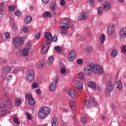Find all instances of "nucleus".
Here are the masks:
<instances>
[{"label": "nucleus", "instance_id": "nucleus-1", "mask_svg": "<svg viewBox=\"0 0 126 126\" xmlns=\"http://www.w3.org/2000/svg\"><path fill=\"white\" fill-rule=\"evenodd\" d=\"M50 114H51V109L48 107L44 106L40 108L38 116L40 119H45Z\"/></svg>", "mask_w": 126, "mask_h": 126}, {"label": "nucleus", "instance_id": "nucleus-2", "mask_svg": "<svg viewBox=\"0 0 126 126\" xmlns=\"http://www.w3.org/2000/svg\"><path fill=\"white\" fill-rule=\"evenodd\" d=\"M92 71L95 74H102L104 72V70L102 66L99 64H94L92 63Z\"/></svg>", "mask_w": 126, "mask_h": 126}, {"label": "nucleus", "instance_id": "nucleus-3", "mask_svg": "<svg viewBox=\"0 0 126 126\" xmlns=\"http://www.w3.org/2000/svg\"><path fill=\"white\" fill-rule=\"evenodd\" d=\"M23 42L24 40L22 37L19 36L16 37L13 41L15 49H20V47H22V45H23Z\"/></svg>", "mask_w": 126, "mask_h": 126}, {"label": "nucleus", "instance_id": "nucleus-4", "mask_svg": "<svg viewBox=\"0 0 126 126\" xmlns=\"http://www.w3.org/2000/svg\"><path fill=\"white\" fill-rule=\"evenodd\" d=\"M35 78V72L32 69H29L27 73L26 79L29 82H32Z\"/></svg>", "mask_w": 126, "mask_h": 126}, {"label": "nucleus", "instance_id": "nucleus-5", "mask_svg": "<svg viewBox=\"0 0 126 126\" xmlns=\"http://www.w3.org/2000/svg\"><path fill=\"white\" fill-rule=\"evenodd\" d=\"M60 24L62 25V26L60 27L61 29H68L69 26V24H70V20L68 19H64L61 22Z\"/></svg>", "mask_w": 126, "mask_h": 126}, {"label": "nucleus", "instance_id": "nucleus-6", "mask_svg": "<svg viewBox=\"0 0 126 126\" xmlns=\"http://www.w3.org/2000/svg\"><path fill=\"white\" fill-rule=\"evenodd\" d=\"M84 73L87 75H90L92 73V63H90L84 67Z\"/></svg>", "mask_w": 126, "mask_h": 126}, {"label": "nucleus", "instance_id": "nucleus-7", "mask_svg": "<svg viewBox=\"0 0 126 126\" xmlns=\"http://www.w3.org/2000/svg\"><path fill=\"white\" fill-rule=\"evenodd\" d=\"M76 57V53L75 51H72L68 54L67 59L69 62H73Z\"/></svg>", "mask_w": 126, "mask_h": 126}, {"label": "nucleus", "instance_id": "nucleus-8", "mask_svg": "<svg viewBox=\"0 0 126 126\" xmlns=\"http://www.w3.org/2000/svg\"><path fill=\"white\" fill-rule=\"evenodd\" d=\"M44 38L47 39L46 43L48 45H50L52 43V39L53 38V35L49 32H45L44 34Z\"/></svg>", "mask_w": 126, "mask_h": 126}, {"label": "nucleus", "instance_id": "nucleus-9", "mask_svg": "<svg viewBox=\"0 0 126 126\" xmlns=\"http://www.w3.org/2000/svg\"><path fill=\"white\" fill-rule=\"evenodd\" d=\"M115 32V26L113 24L108 25L107 29V34L108 35H113Z\"/></svg>", "mask_w": 126, "mask_h": 126}, {"label": "nucleus", "instance_id": "nucleus-10", "mask_svg": "<svg viewBox=\"0 0 126 126\" xmlns=\"http://www.w3.org/2000/svg\"><path fill=\"white\" fill-rule=\"evenodd\" d=\"M119 36L120 38H126V28H123L119 31Z\"/></svg>", "mask_w": 126, "mask_h": 126}, {"label": "nucleus", "instance_id": "nucleus-11", "mask_svg": "<svg viewBox=\"0 0 126 126\" xmlns=\"http://www.w3.org/2000/svg\"><path fill=\"white\" fill-rule=\"evenodd\" d=\"M103 7L106 11H109L112 8V5L109 2H106L103 3Z\"/></svg>", "mask_w": 126, "mask_h": 126}, {"label": "nucleus", "instance_id": "nucleus-12", "mask_svg": "<svg viewBox=\"0 0 126 126\" xmlns=\"http://www.w3.org/2000/svg\"><path fill=\"white\" fill-rule=\"evenodd\" d=\"M68 94L72 97V98H76L77 97V94L76 93V91L73 89H71L68 91Z\"/></svg>", "mask_w": 126, "mask_h": 126}, {"label": "nucleus", "instance_id": "nucleus-13", "mask_svg": "<svg viewBox=\"0 0 126 126\" xmlns=\"http://www.w3.org/2000/svg\"><path fill=\"white\" fill-rule=\"evenodd\" d=\"M114 84L111 82H108L107 84V90L109 92H112L114 90Z\"/></svg>", "mask_w": 126, "mask_h": 126}, {"label": "nucleus", "instance_id": "nucleus-14", "mask_svg": "<svg viewBox=\"0 0 126 126\" xmlns=\"http://www.w3.org/2000/svg\"><path fill=\"white\" fill-rule=\"evenodd\" d=\"M75 87L77 89H82L83 88V83L80 81H76Z\"/></svg>", "mask_w": 126, "mask_h": 126}, {"label": "nucleus", "instance_id": "nucleus-15", "mask_svg": "<svg viewBox=\"0 0 126 126\" xmlns=\"http://www.w3.org/2000/svg\"><path fill=\"white\" fill-rule=\"evenodd\" d=\"M49 48V44L47 43V44H45L43 47L41 51V54L42 55H45V54L47 53L48 52V49Z\"/></svg>", "mask_w": 126, "mask_h": 126}, {"label": "nucleus", "instance_id": "nucleus-16", "mask_svg": "<svg viewBox=\"0 0 126 126\" xmlns=\"http://www.w3.org/2000/svg\"><path fill=\"white\" fill-rule=\"evenodd\" d=\"M114 85L118 90H121L123 88V83L120 81L116 82Z\"/></svg>", "mask_w": 126, "mask_h": 126}, {"label": "nucleus", "instance_id": "nucleus-17", "mask_svg": "<svg viewBox=\"0 0 126 126\" xmlns=\"http://www.w3.org/2000/svg\"><path fill=\"white\" fill-rule=\"evenodd\" d=\"M84 105L85 107H86L87 108H90V107H92V103L91 102V101L88 99L85 100Z\"/></svg>", "mask_w": 126, "mask_h": 126}, {"label": "nucleus", "instance_id": "nucleus-18", "mask_svg": "<svg viewBox=\"0 0 126 126\" xmlns=\"http://www.w3.org/2000/svg\"><path fill=\"white\" fill-rule=\"evenodd\" d=\"M87 85L89 87H90V88H92V89H94V90H95V89H96V84H95L94 82H88Z\"/></svg>", "mask_w": 126, "mask_h": 126}, {"label": "nucleus", "instance_id": "nucleus-19", "mask_svg": "<svg viewBox=\"0 0 126 126\" xmlns=\"http://www.w3.org/2000/svg\"><path fill=\"white\" fill-rule=\"evenodd\" d=\"M32 21V17L31 16H27L25 18V23L26 24H29Z\"/></svg>", "mask_w": 126, "mask_h": 126}, {"label": "nucleus", "instance_id": "nucleus-20", "mask_svg": "<svg viewBox=\"0 0 126 126\" xmlns=\"http://www.w3.org/2000/svg\"><path fill=\"white\" fill-rule=\"evenodd\" d=\"M22 55L23 56H24V57H27V56L29 55V50L28 48H25L23 49Z\"/></svg>", "mask_w": 126, "mask_h": 126}, {"label": "nucleus", "instance_id": "nucleus-21", "mask_svg": "<svg viewBox=\"0 0 126 126\" xmlns=\"http://www.w3.org/2000/svg\"><path fill=\"white\" fill-rule=\"evenodd\" d=\"M56 5H57V2H56V1H52L50 3L51 10H55V9H56Z\"/></svg>", "mask_w": 126, "mask_h": 126}, {"label": "nucleus", "instance_id": "nucleus-22", "mask_svg": "<svg viewBox=\"0 0 126 126\" xmlns=\"http://www.w3.org/2000/svg\"><path fill=\"white\" fill-rule=\"evenodd\" d=\"M56 87L57 86L56 85V84L54 83H51L50 86H49V90L53 92V91H55L56 90Z\"/></svg>", "mask_w": 126, "mask_h": 126}, {"label": "nucleus", "instance_id": "nucleus-23", "mask_svg": "<svg viewBox=\"0 0 126 126\" xmlns=\"http://www.w3.org/2000/svg\"><path fill=\"white\" fill-rule=\"evenodd\" d=\"M57 119L56 117L53 118L52 120H51V124H52V126H57Z\"/></svg>", "mask_w": 126, "mask_h": 126}, {"label": "nucleus", "instance_id": "nucleus-24", "mask_svg": "<svg viewBox=\"0 0 126 126\" xmlns=\"http://www.w3.org/2000/svg\"><path fill=\"white\" fill-rule=\"evenodd\" d=\"M37 67H38V68L40 69L45 67V65H44V62L40 61L39 63H37Z\"/></svg>", "mask_w": 126, "mask_h": 126}, {"label": "nucleus", "instance_id": "nucleus-25", "mask_svg": "<svg viewBox=\"0 0 126 126\" xmlns=\"http://www.w3.org/2000/svg\"><path fill=\"white\" fill-rule=\"evenodd\" d=\"M86 19H87V16L85 14H83L82 16L78 17V20H85Z\"/></svg>", "mask_w": 126, "mask_h": 126}, {"label": "nucleus", "instance_id": "nucleus-26", "mask_svg": "<svg viewBox=\"0 0 126 126\" xmlns=\"http://www.w3.org/2000/svg\"><path fill=\"white\" fill-rule=\"evenodd\" d=\"M105 40H106V36H105L104 34H102L100 37V42L101 44L104 43V42H105Z\"/></svg>", "mask_w": 126, "mask_h": 126}, {"label": "nucleus", "instance_id": "nucleus-27", "mask_svg": "<svg viewBox=\"0 0 126 126\" xmlns=\"http://www.w3.org/2000/svg\"><path fill=\"white\" fill-rule=\"evenodd\" d=\"M54 57H49L48 60H47V63L48 64H52L53 63H54Z\"/></svg>", "mask_w": 126, "mask_h": 126}, {"label": "nucleus", "instance_id": "nucleus-28", "mask_svg": "<svg viewBox=\"0 0 126 126\" xmlns=\"http://www.w3.org/2000/svg\"><path fill=\"white\" fill-rule=\"evenodd\" d=\"M22 101L20 99H19V98H16V100L14 103V105L15 106H19L20 105H21Z\"/></svg>", "mask_w": 126, "mask_h": 126}, {"label": "nucleus", "instance_id": "nucleus-29", "mask_svg": "<svg viewBox=\"0 0 126 126\" xmlns=\"http://www.w3.org/2000/svg\"><path fill=\"white\" fill-rule=\"evenodd\" d=\"M79 79L81 80V81H83L84 79H85V76H84V74L83 73H80L79 74Z\"/></svg>", "mask_w": 126, "mask_h": 126}, {"label": "nucleus", "instance_id": "nucleus-30", "mask_svg": "<svg viewBox=\"0 0 126 126\" xmlns=\"http://www.w3.org/2000/svg\"><path fill=\"white\" fill-rule=\"evenodd\" d=\"M44 17H51L52 14L49 11H46L43 14Z\"/></svg>", "mask_w": 126, "mask_h": 126}, {"label": "nucleus", "instance_id": "nucleus-31", "mask_svg": "<svg viewBox=\"0 0 126 126\" xmlns=\"http://www.w3.org/2000/svg\"><path fill=\"white\" fill-rule=\"evenodd\" d=\"M103 11H104V9H103V8L101 7L97 8V12L99 15H101V14L103 13Z\"/></svg>", "mask_w": 126, "mask_h": 126}, {"label": "nucleus", "instance_id": "nucleus-32", "mask_svg": "<svg viewBox=\"0 0 126 126\" xmlns=\"http://www.w3.org/2000/svg\"><path fill=\"white\" fill-rule=\"evenodd\" d=\"M29 103L31 106H34V105H35V99H34V98H32L29 100Z\"/></svg>", "mask_w": 126, "mask_h": 126}, {"label": "nucleus", "instance_id": "nucleus-33", "mask_svg": "<svg viewBox=\"0 0 126 126\" xmlns=\"http://www.w3.org/2000/svg\"><path fill=\"white\" fill-rule=\"evenodd\" d=\"M26 99L28 100H30L31 99L33 98V96L32 95V94H27L26 96Z\"/></svg>", "mask_w": 126, "mask_h": 126}, {"label": "nucleus", "instance_id": "nucleus-34", "mask_svg": "<svg viewBox=\"0 0 126 126\" xmlns=\"http://www.w3.org/2000/svg\"><path fill=\"white\" fill-rule=\"evenodd\" d=\"M118 52L116 51V50H114L112 51L111 53V57L112 58H115L117 56Z\"/></svg>", "mask_w": 126, "mask_h": 126}, {"label": "nucleus", "instance_id": "nucleus-35", "mask_svg": "<svg viewBox=\"0 0 126 126\" xmlns=\"http://www.w3.org/2000/svg\"><path fill=\"white\" fill-rule=\"evenodd\" d=\"M3 100H4V103L3 104H5V105H6V104H7V103H9V100L8 99H6L7 97L6 96L4 95V96H3Z\"/></svg>", "mask_w": 126, "mask_h": 126}, {"label": "nucleus", "instance_id": "nucleus-36", "mask_svg": "<svg viewBox=\"0 0 126 126\" xmlns=\"http://www.w3.org/2000/svg\"><path fill=\"white\" fill-rule=\"evenodd\" d=\"M54 49H55L56 52H58V53H60V52L62 51V47H61V46H55Z\"/></svg>", "mask_w": 126, "mask_h": 126}, {"label": "nucleus", "instance_id": "nucleus-37", "mask_svg": "<svg viewBox=\"0 0 126 126\" xmlns=\"http://www.w3.org/2000/svg\"><path fill=\"white\" fill-rule=\"evenodd\" d=\"M14 14H15V15H16V16H21V15H22L21 12L19 10L16 11L14 12Z\"/></svg>", "mask_w": 126, "mask_h": 126}, {"label": "nucleus", "instance_id": "nucleus-38", "mask_svg": "<svg viewBox=\"0 0 126 126\" xmlns=\"http://www.w3.org/2000/svg\"><path fill=\"white\" fill-rule=\"evenodd\" d=\"M92 47H87V48L85 49V51L87 53H90L91 52H92Z\"/></svg>", "mask_w": 126, "mask_h": 126}, {"label": "nucleus", "instance_id": "nucleus-39", "mask_svg": "<svg viewBox=\"0 0 126 126\" xmlns=\"http://www.w3.org/2000/svg\"><path fill=\"white\" fill-rule=\"evenodd\" d=\"M121 51L122 53H126V45H123L121 47Z\"/></svg>", "mask_w": 126, "mask_h": 126}, {"label": "nucleus", "instance_id": "nucleus-40", "mask_svg": "<svg viewBox=\"0 0 126 126\" xmlns=\"http://www.w3.org/2000/svg\"><path fill=\"white\" fill-rule=\"evenodd\" d=\"M94 0H89L90 4V5H91V6H95V2H94Z\"/></svg>", "mask_w": 126, "mask_h": 126}, {"label": "nucleus", "instance_id": "nucleus-41", "mask_svg": "<svg viewBox=\"0 0 126 126\" xmlns=\"http://www.w3.org/2000/svg\"><path fill=\"white\" fill-rule=\"evenodd\" d=\"M53 81L55 84H57V83L59 82V78L58 77H55L54 78H53Z\"/></svg>", "mask_w": 126, "mask_h": 126}, {"label": "nucleus", "instance_id": "nucleus-42", "mask_svg": "<svg viewBox=\"0 0 126 126\" xmlns=\"http://www.w3.org/2000/svg\"><path fill=\"white\" fill-rule=\"evenodd\" d=\"M40 37H41V33H40V32H37L36 33H35V39H38L40 38Z\"/></svg>", "mask_w": 126, "mask_h": 126}, {"label": "nucleus", "instance_id": "nucleus-43", "mask_svg": "<svg viewBox=\"0 0 126 126\" xmlns=\"http://www.w3.org/2000/svg\"><path fill=\"white\" fill-rule=\"evenodd\" d=\"M61 74H64L65 73V71H66V69L65 68H62L60 69Z\"/></svg>", "mask_w": 126, "mask_h": 126}, {"label": "nucleus", "instance_id": "nucleus-44", "mask_svg": "<svg viewBox=\"0 0 126 126\" xmlns=\"http://www.w3.org/2000/svg\"><path fill=\"white\" fill-rule=\"evenodd\" d=\"M77 63L78 64H82V63H83V60H82V59H78L77 60Z\"/></svg>", "mask_w": 126, "mask_h": 126}, {"label": "nucleus", "instance_id": "nucleus-45", "mask_svg": "<svg viewBox=\"0 0 126 126\" xmlns=\"http://www.w3.org/2000/svg\"><path fill=\"white\" fill-rule=\"evenodd\" d=\"M26 48H28V49H31V47H32V44L30 42H28L27 43V44H26Z\"/></svg>", "mask_w": 126, "mask_h": 126}, {"label": "nucleus", "instance_id": "nucleus-46", "mask_svg": "<svg viewBox=\"0 0 126 126\" xmlns=\"http://www.w3.org/2000/svg\"><path fill=\"white\" fill-rule=\"evenodd\" d=\"M4 68L6 69V70L7 71V72L8 73L10 72V70H11V68L9 66H5Z\"/></svg>", "mask_w": 126, "mask_h": 126}, {"label": "nucleus", "instance_id": "nucleus-47", "mask_svg": "<svg viewBox=\"0 0 126 126\" xmlns=\"http://www.w3.org/2000/svg\"><path fill=\"white\" fill-rule=\"evenodd\" d=\"M13 121L14 123H15V124H16L17 125H19V122L18 121V119H17V118H16V117H14L13 119Z\"/></svg>", "mask_w": 126, "mask_h": 126}, {"label": "nucleus", "instance_id": "nucleus-48", "mask_svg": "<svg viewBox=\"0 0 126 126\" xmlns=\"http://www.w3.org/2000/svg\"><path fill=\"white\" fill-rule=\"evenodd\" d=\"M5 7V4H4V3L1 2L0 3V9H3Z\"/></svg>", "mask_w": 126, "mask_h": 126}, {"label": "nucleus", "instance_id": "nucleus-49", "mask_svg": "<svg viewBox=\"0 0 126 126\" xmlns=\"http://www.w3.org/2000/svg\"><path fill=\"white\" fill-rule=\"evenodd\" d=\"M27 117L28 118V119H29L30 121L31 120H32V116H31V115L27 112H26Z\"/></svg>", "mask_w": 126, "mask_h": 126}, {"label": "nucleus", "instance_id": "nucleus-50", "mask_svg": "<svg viewBox=\"0 0 126 126\" xmlns=\"http://www.w3.org/2000/svg\"><path fill=\"white\" fill-rule=\"evenodd\" d=\"M4 36L7 39H9L10 38V34L9 32H5L4 34Z\"/></svg>", "mask_w": 126, "mask_h": 126}, {"label": "nucleus", "instance_id": "nucleus-51", "mask_svg": "<svg viewBox=\"0 0 126 126\" xmlns=\"http://www.w3.org/2000/svg\"><path fill=\"white\" fill-rule=\"evenodd\" d=\"M53 41V42H57L58 41V37L54 36V37L51 38V41Z\"/></svg>", "mask_w": 126, "mask_h": 126}, {"label": "nucleus", "instance_id": "nucleus-52", "mask_svg": "<svg viewBox=\"0 0 126 126\" xmlns=\"http://www.w3.org/2000/svg\"><path fill=\"white\" fill-rule=\"evenodd\" d=\"M91 102H92L93 104H94V105H97V102L95 101V98H94V97L92 98Z\"/></svg>", "mask_w": 126, "mask_h": 126}, {"label": "nucleus", "instance_id": "nucleus-53", "mask_svg": "<svg viewBox=\"0 0 126 126\" xmlns=\"http://www.w3.org/2000/svg\"><path fill=\"white\" fill-rule=\"evenodd\" d=\"M32 88H33V89H35L36 88H38V85L37 83H34L32 85Z\"/></svg>", "mask_w": 126, "mask_h": 126}, {"label": "nucleus", "instance_id": "nucleus-54", "mask_svg": "<svg viewBox=\"0 0 126 126\" xmlns=\"http://www.w3.org/2000/svg\"><path fill=\"white\" fill-rule=\"evenodd\" d=\"M65 4V1L64 0H60V5L62 6H63L64 4Z\"/></svg>", "mask_w": 126, "mask_h": 126}, {"label": "nucleus", "instance_id": "nucleus-55", "mask_svg": "<svg viewBox=\"0 0 126 126\" xmlns=\"http://www.w3.org/2000/svg\"><path fill=\"white\" fill-rule=\"evenodd\" d=\"M69 105L70 106L71 109H72L74 107V102L73 101L70 102Z\"/></svg>", "mask_w": 126, "mask_h": 126}, {"label": "nucleus", "instance_id": "nucleus-56", "mask_svg": "<svg viewBox=\"0 0 126 126\" xmlns=\"http://www.w3.org/2000/svg\"><path fill=\"white\" fill-rule=\"evenodd\" d=\"M81 121L83 124H85V123H86V118H85V117H83L81 118Z\"/></svg>", "mask_w": 126, "mask_h": 126}, {"label": "nucleus", "instance_id": "nucleus-57", "mask_svg": "<svg viewBox=\"0 0 126 126\" xmlns=\"http://www.w3.org/2000/svg\"><path fill=\"white\" fill-rule=\"evenodd\" d=\"M1 73L3 74H6V73H8V72L6 71V69H5L4 68L2 69Z\"/></svg>", "mask_w": 126, "mask_h": 126}, {"label": "nucleus", "instance_id": "nucleus-58", "mask_svg": "<svg viewBox=\"0 0 126 126\" xmlns=\"http://www.w3.org/2000/svg\"><path fill=\"white\" fill-rule=\"evenodd\" d=\"M5 107V103H0V109H3Z\"/></svg>", "mask_w": 126, "mask_h": 126}, {"label": "nucleus", "instance_id": "nucleus-59", "mask_svg": "<svg viewBox=\"0 0 126 126\" xmlns=\"http://www.w3.org/2000/svg\"><path fill=\"white\" fill-rule=\"evenodd\" d=\"M23 31L24 32H25V33H27V32H28L29 30L28 28H27V27H25L23 29Z\"/></svg>", "mask_w": 126, "mask_h": 126}, {"label": "nucleus", "instance_id": "nucleus-60", "mask_svg": "<svg viewBox=\"0 0 126 126\" xmlns=\"http://www.w3.org/2000/svg\"><path fill=\"white\" fill-rule=\"evenodd\" d=\"M9 9L11 11H12L13 10H14V6H9Z\"/></svg>", "mask_w": 126, "mask_h": 126}, {"label": "nucleus", "instance_id": "nucleus-61", "mask_svg": "<svg viewBox=\"0 0 126 126\" xmlns=\"http://www.w3.org/2000/svg\"><path fill=\"white\" fill-rule=\"evenodd\" d=\"M61 33L62 34H66L67 33V32L65 30H62Z\"/></svg>", "mask_w": 126, "mask_h": 126}, {"label": "nucleus", "instance_id": "nucleus-62", "mask_svg": "<svg viewBox=\"0 0 126 126\" xmlns=\"http://www.w3.org/2000/svg\"><path fill=\"white\" fill-rule=\"evenodd\" d=\"M7 80H11L12 79V75H10L7 77Z\"/></svg>", "mask_w": 126, "mask_h": 126}, {"label": "nucleus", "instance_id": "nucleus-63", "mask_svg": "<svg viewBox=\"0 0 126 126\" xmlns=\"http://www.w3.org/2000/svg\"><path fill=\"white\" fill-rule=\"evenodd\" d=\"M42 0V2H43V3H44L45 4H47V3H48L50 1V0Z\"/></svg>", "mask_w": 126, "mask_h": 126}, {"label": "nucleus", "instance_id": "nucleus-64", "mask_svg": "<svg viewBox=\"0 0 126 126\" xmlns=\"http://www.w3.org/2000/svg\"><path fill=\"white\" fill-rule=\"evenodd\" d=\"M36 94H38V95L41 94V91L39 89L36 90Z\"/></svg>", "mask_w": 126, "mask_h": 126}]
</instances>
